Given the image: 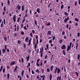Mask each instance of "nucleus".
Here are the masks:
<instances>
[{"mask_svg": "<svg viewBox=\"0 0 80 80\" xmlns=\"http://www.w3.org/2000/svg\"><path fill=\"white\" fill-rule=\"evenodd\" d=\"M40 58H38V59L37 60V62H36V66L37 67H40V64H38V62H40Z\"/></svg>", "mask_w": 80, "mask_h": 80, "instance_id": "nucleus-1", "label": "nucleus"}, {"mask_svg": "<svg viewBox=\"0 0 80 80\" xmlns=\"http://www.w3.org/2000/svg\"><path fill=\"white\" fill-rule=\"evenodd\" d=\"M61 48L62 50L65 49V48H66V46L65 45H63L61 47Z\"/></svg>", "mask_w": 80, "mask_h": 80, "instance_id": "nucleus-2", "label": "nucleus"}, {"mask_svg": "<svg viewBox=\"0 0 80 80\" xmlns=\"http://www.w3.org/2000/svg\"><path fill=\"white\" fill-rule=\"evenodd\" d=\"M69 20V17H68L67 18H66L65 19L64 22V23H66V22H67V21Z\"/></svg>", "mask_w": 80, "mask_h": 80, "instance_id": "nucleus-3", "label": "nucleus"}, {"mask_svg": "<svg viewBox=\"0 0 80 80\" xmlns=\"http://www.w3.org/2000/svg\"><path fill=\"white\" fill-rule=\"evenodd\" d=\"M17 8H18V10H20V9H21V6L20 5V4H18V5L17 6Z\"/></svg>", "mask_w": 80, "mask_h": 80, "instance_id": "nucleus-4", "label": "nucleus"}, {"mask_svg": "<svg viewBox=\"0 0 80 80\" xmlns=\"http://www.w3.org/2000/svg\"><path fill=\"white\" fill-rule=\"evenodd\" d=\"M70 50H71V47L69 46V45L68 46V48H67V52H68V51Z\"/></svg>", "mask_w": 80, "mask_h": 80, "instance_id": "nucleus-5", "label": "nucleus"}, {"mask_svg": "<svg viewBox=\"0 0 80 80\" xmlns=\"http://www.w3.org/2000/svg\"><path fill=\"white\" fill-rule=\"evenodd\" d=\"M47 35H52V32L49 30L48 32Z\"/></svg>", "mask_w": 80, "mask_h": 80, "instance_id": "nucleus-6", "label": "nucleus"}, {"mask_svg": "<svg viewBox=\"0 0 80 80\" xmlns=\"http://www.w3.org/2000/svg\"><path fill=\"white\" fill-rule=\"evenodd\" d=\"M13 20L14 22H16V15H14L13 16Z\"/></svg>", "mask_w": 80, "mask_h": 80, "instance_id": "nucleus-7", "label": "nucleus"}, {"mask_svg": "<svg viewBox=\"0 0 80 80\" xmlns=\"http://www.w3.org/2000/svg\"><path fill=\"white\" fill-rule=\"evenodd\" d=\"M36 11L38 13H40V8H38Z\"/></svg>", "mask_w": 80, "mask_h": 80, "instance_id": "nucleus-8", "label": "nucleus"}, {"mask_svg": "<svg viewBox=\"0 0 80 80\" xmlns=\"http://www.w3.org/2000/svg\"><path fill=\"white\" fill-rule=\"evenodd\" d=\"M17 68H18V67L17 68V66L14 70L13 72H17Z\"/></svg>", "mask_w": 80, "mask_h": 80, "instance_id": "nucleus-9", "label": "nucleus"}, {"mask_svg": "<svg viewBox=\"0 0 80 80\" xmlns=\"http://www.w3.org/2000/svg\"><path fill=\"white\" fill-rule=\"evenodd\" d=\"M26 59H27V62H28V60H29V59H30V55H28V57H26Z\"/></svg>", "mask_w": 80, "mask_h": 80, "instance_id": "nucleus-10", "label": "nucleus"}, {"mask_svg": "<svg viewBox=\"0 0 80 80\" xmlns=\"http://www.w3.org/2000/svg\"><path fill=\"white\" fill-rule=\"evenodd\" d=\"M37 43H36L35 45H34V49L35 51L36 52V48H37Z\"/></svg>", "mask_w": 80, "mask_h": 80, "instance_id": "nucleus-11", "label": "nucleus"}, {"mask_svg": "<svg viewBox=\"0 0 80 80\" xmlns=\"http://www.w3.org/2000/svg\"><path fill=\"white\" fill-rule=\"evenodd\" d=\"M14 64H15V62L14 61L12 62L10 64V65H11V66H13Z\"/></svg>", "mask_w": 80, "mask_h": 80, "instance_id": "nucleus-12", "label": "nucleus"}, {"mask_svg": "<svg viewBox=\"0 0 80 80\" xmlns=\"http://www.w3.org/2000/svg\"><path fill=\"white\" fill-rule=\"evenodd\" d=\"M60 69H59V68H58L57 73L58 74H59V73H60Z\"/></svg>", "mask_w": 80, "mask_h": 80, "instance_id": "nucleus-13", "label": "nucleus"}, {"mask_svg": "<svg viewBox=\"0 0 80 80\" xmlns=\"http://www.w3.org/2000/svg\"><path fill=\"white\" fill-rule=\"evenodd\" d=\"M53 65L51 67L50 70L51 72L53 71Z\"/></svg>", "mask_w": 80, "mask_h": 80, "instance_id": "nucleus-14", "label": "nucleus"}, {"mask_svg": "<svg viewBox=\"0 0 80 80\" xmlns=\"http://www.w3.org/2000/svg\"><path fill=\"white\" fill-rule=\"evenodd\" d=\"M40 76H39V75H38L37 76V79H38V80H42V79L40 78H39V77Z\"/></svg>", "mask_w": 80, "mask_h": 80, "instance_id": "nucleus-15", "label": "nucleus"}, {"mask_svg": "<svg viewBox=\"0 0 80 80\" xmlns=\"http://www.w3.org/2000/svg\"><path fill=\"white\" fill-rule=\"evenodd\" d=\"M25 40L26 42H28V37H27L26 38Z\"/></svg>", "mask_w": 80, "mask_h": 80, "instance_id": "nucleus-16", "label": "nucleus"}, {"mask_svg": "<svg viewBox=\"0 0 80 80\" xmlns=\"http://www.w3.org/2000/svg\"><path fill=\"white\" fill-rule=\"evenodd\" d=\"M24 5L22 6V11H23V12L24 11Z\"/></svg>", "mask_w": 80, "mask_h": 80, "instance_id": "nucleus-17", "label": "nucleus"}, {"mask_svg": "<svg viewBox=\"0 0 80 80\" xmlns=\"http://www.w3.org/2000/svg\"><path fill=\"white\" fill-rule=\"evenodd\" d=\"M4 11L5 12H6V6H5L3 8Z\"/></svg>", "mask_w": 80, "mask_h": 80, "instance_id": "nucleus-18", "label": "nucleus"}, {"mask_svg": "<svg viewBox=\"0 0 80 80\" xmlns=\"http://www.w3.org/2000/svg\"><path fill=\"white\" fill-rule=\"evenodd\" d=\"M6 49H2V54H3V53H5V52H6Z\"/></svg>", "mask_w": 80, "mask_h": 80, "instance_id": "nucleus-19", "label": "nucleus"}, {"mask_svg": "<svg viewBox=\"0 0 80 80\" xmlns=\"http://www.w3.org/2000/svg\"><path fill=\"white\" fill-rule=\"evenodd\" d=\"M24 73V70H22L21 73V75L22 77L23 76Z\"/></svg>", "mask_w": 80, "mask_h": 80, "instance_id": "nucleus-20", "label": "nucleus"}, {"mask_svg": "<svg viewBox=\"0 0 80 80\" xmlns=\"http://www.w3.org/2000/svg\"><path fill=\"white\" fill-rule=\"evenodd\" d=\"M33 45H35V38L33 37Z\"/></svg>", "mask_w": 80, "mask_h": 80, "instance_id": "nucleus-21", "label": "nucleus"}, {"mask_svg": "<svg viewBox=\"0 0 80 80\" xmlns=\"http://www.w3.org/2000/svg\"><path fill=\"white\" fill-rule=\"evenodd\" d=\"M41 70L42 71V73H44V69H43V68H42Z\"/></svg>", "mask_w": 80, "mask_h": 80, "instance_id": "nucleus-22", "label": "nucleus"}, {"mask_svg": "<svg viewBox=\"0 0 80 80\" xmlns=\"http://www.w3.org/2000/svg\"><path fill=\"white\" fill-rule=\"evenodd\" d=\"M4 40L5 41V42H7V37H4Z\"/></svg>", "mask_w": 80, "mask_h": 80, "instance_id": "nucleus-23", "label": "nucleus"}, {"mask_svg": "<svg viewBox=\"0 0 80 80\" xmlns=\"http://www.w3.org/2000/svg\"><path fill=\"white\" fill-rule=\"evenodd\" d=\"M45 75H43V77L42 78V80H45Z\"/></svg>", "mask_w": 80, "mask_h": 80, "instance_id": "nucleus-24", "label": "nucleus"}, {"mask_svg": "<svg viewBox=\"0 0 80 80\" xmlns=\"http://www.w3.org/2000/svg\"><path fill=\"white\" fill-rule=\"evenodd\" d=\"M9 77H10V74H9V73H8L7 74V78H8V79H9Z\"/></svg>", "mask_w": 80, "mask_h": 80, "instance_id": "nucleus-25", "label": "nucleus"}, {"mask_svg": "<svg viewBox=\"0 0 80 80\" xmlns=\"http://www.w3.org/2000/svg\"><path fill=\"white\" fill-rule=\"evenodd\" d=\"M21 34L22 35H23L24 34H25V32H24L23 31H22L21 32Z\"/></svg>", "mask_w": 80, "mask_h": 80, "instance_id": "nucleus-26", "label": "nucleus"}, {"mask_svg": "<svg viewBox=\"0 0 80 80\" xmlns=\"http://www.w3.org/2000/svg\"><path fill=\"white\" fill-rule=\"evenodd\" d=\"M48 22L47 23V26H50V25H51V24H50V22Z\"/></svg>", "mask_w": 80, "mask_h": 80, "instance_id": "nucleus-27", "label": "nucleus"}, {"mask_svg": "<svg viewBox=\"0 0 80 80\" xmlns=\"http://www.w3.org/2000/svg\"><path fill=\"white\" fill-rule=\"evenodd\" d=\"M10 0H8V6L10 5Z\"/></svg>", "mask_w": 80, "mask_h": 80, "instance_id": "nucleus-28", "label": "nucleus"}, {"mask_svg": "<svg viewBox=\"0 0 80 80\" xmlns=\"http://www.w3.org/2000/svg\"><path fill=\"white\" fill-rule=\"evenodd\" d=\"M78 48V42H77L76 43V49H77Z\"/></svg>", "mask_w": 80, "mask_h": 80, "instance_id": "nucleus-29", "label": "nucleus"}, {"mask_svg": "<svg viewBox=\"0 0 80 80\" xmlns=\"http://www.w3.org/2000/svg\"><path fill=\"white\" fill-rule=\"evenodd\" d=\"M75 21H77V22H78V19L77 18H75Z\"/></svg>", "mask_w": 80, "mask_h": 80, "instance_id": "nucleus-30", "label": "nucleus"}, {"mask_svg": "<svg viewBox=\"0 0 80 80\" xmlns=\"http://www.w3.org/2000/svg\"><path fill=\"white\" fill-rule=\"evenodd\" d=\"M62 42H63V41L62 40V39H60V40L59 41V43L60 44L62 43Z\"/></svg>", "mask_w": 80, "mask_h": 80, "instance_id": "nucleus-31", "label": "nucleus"}, {"mask_svg": "<svg viewBox=\"0 0 80 80\" xmlns=\"http://www.w3.org/2000/svg\"><path fill=\"white\" fill-rule=\"evenodd\" d=\"M36 73H39V71L38 70V69H36Z\"/></svg>", "mask_w": 80, "mask_h": 80, "instance_id": "nucleus-32", "label": "nucleus"}, {"mask_svg": "<svg viewBox=\"0 0 80 80\" xmlns=\"http://www.w3.org/2000/svg\"><path fill=\"white\" fill-rule=\"evenodd\" d=\"M18 44H20L21 43V41L20 40H18Z\"/></svg>", "mask_w": 80, "mask_h": 80, "instance_id": "nucleus-33", "label": "nucleus"}, {"mask_svg": "<svg viewBox=\"0 0 80 80\" xmlns=\"http://www.w3.org/2000/svg\"><path fill=\"white\" fill-rule=\"evenodd\" d=\"M34 22L35 23V25H37V22L36 20H34Z\"/></svg>", "mask_w": 80, "mask_h": 80, "instance_id": "nucleus-34", "label": "nucleus"}, {"mask_svg": "<svg viewBox=\"0 0 80 80\" xmlns=\"http://www.w3.org/2000/svg\"><path fill=\"white\" fill-rule=\"evenodd\" d=\"M64 7V6L63 5V4H62L61 7V9H62V8H63Z\"/></svg>", "mask_w": 80, "mask_h": 80, "instance_id": "nucleus-35", "label": "nucleus"}, {"mask_svg": "<svg viewBox=\"0 0 80 80\" xmlns=\"http://www.w3.org/2000/svg\"><path fill=\"white\" fill-rule=\"evenodd\" d=\"M52 37V41H53L55 39V37L54 36L53 37Z\"/></svg>", "mask_w": 80, "mask_h": 80, "instance_id": "nucleus-36", "label": "nucleus"}, {"mask_svg": "<svg viewBox=\"0 0 80 80\" xmlns=\"http://www.w3.org/2000/svg\"><path fill=\"white\" fill-rule=\"evenodd\" d=\"M23 28H24V29L25 30H27V27H26V26H24Z\"/></svg>", "mask_w": 80, "mask_h": 80, "instance_id": "nucleus-37", "label": "nucleus"}, {"mask_svg": "<svg viewBox=\"0 0 80 80\" xmlns=\"http://www.w3.org/2000/svg\"><path fill=\"white\" fill-rule=\"evenodd\" d=\"M5 68H3L2 70V72L3 73H5Z\"/></svg>", "mask_w": 80, "mask_h": 80, "instance_id": "nucleus-38", "label": "nucleus"}, {"mask_svg": "<svg viewBox=\"0 0 80 80\" xmlns=\"http://www.w3.org/2000/svg\"><path fill=\"white\" fill-rule=\"evenodd\" d=\"M64 14L66 15V16H68V13L66 12H64Z\"/></svg>", "mask_w": 80, "mask_h": 80, "instance_id": "nucleus-39", "label": "nucleus"}, {"mask_svg": "<svg viewBox=\"0 0 80 80\" xmlns=\"http://www.w3.org/2000/svg\"><path fill=\"white\" fill-rule=\"evenodd\" d=\"M65 32L64 31H63L62 32V35H65Z\"/></svg>", "mask_w": 80, "mask_h": 80, "instance_id": "nucleus-40", "label": "nucleus"}, {"mask_svg": "<svg viewBox=\"0 0 80 80\" xmlns=\"http://www.w3.org/2000/svg\"><path fill=\"white\" fill-rule=\"evenodd\" d=\"M23 47L24 48H26V44H25V43L23 44Z\"/></svg>", "mask_w": 80, "mask_h": 80, "instance_id": "nucleus-41", "label": "nucleus"}, {"mask_svg": "<svg viewBox=\"0 0 80 80\" xmlns=\"http://www.w3.org/2000/svg\"><path fill=\"white\" fill-rule=\"evenodd\" d=\"M52 5V2H50L48 6V7H49L50 5Z\"/></svg>", "mask_w": 80, "mask_h": 80, "instance_id": "nucleus-42", "label": "nucleus"}, {"mask_svg": "<svg viewBox=\"0 0 80 80\" xmlns=\"http://www.w3.org/2000/svg\"><path fill=\"white\" fill-rule=\"evenodd\" d=\"M20 17H19L18 18V20H17V22H19V21L20 20Z\"/></svg>", "mask_w": 80, "mask_h": 80, "instance_id": "nucleus-43", "label": "nucleus"}, {"mask_svg": "<svg viewBox=\"0 0 80 80\" xmlns=\"http://www.w3.org/2000/svg\"><path fill=\"white\" fill-rule=\"evenodd\" d=\"M78 60H79L80 59V55L78 54Z\"/></svg>", "mask_w": 80, "mask_h": 80, "instance_id": "nucleus-44", "label": "nucleus"}, {"mask_svg": "<svg viewBox=\"0 0 80 80\" xmlns=\"http://www.w3.org/2000/svg\"><path fill=\"white\" fill-rule=\"evenodd\" d=\"M28 10L27 9H26L25 10V13H28Z\"/></svg>", "mask_w": 80, "mask_h": 80, "instance_id": "nucleus-45", "label": "nucleus"}, {"mask_svg": "<svg viewBox=\"0 0 80 80\" xmlns=\"http://www.w3.org/2000/svg\"><path fill=\"white\" fill-rule=\"evenodd\" d=\"M43 56V52H41V57H42Z\"/></svg>", "mask_w": 80, "mask_h": 80, "instance_id": "nucleus-46", "label": "nucleus"}, {"mask_svg": "<svg viewBox=\"0 0 80 80\" xmlns=\"http://www.w3.org/2000/svg\"><path fill=\"white\" fill-rule=\"evenodd\" d=\"M75 73L76 74L77 76L78 77V72H75Z\"/></svg>", "mask_w": 80, "mask_h": 80, "instance_id": "nucleus-47", "label": "nucleus"}, {"mask_svg": "<svg viewBox=\"0 0 80 80\" xmlns=\"http://www.w3.org/2000/svg\"><path fill=\"white\" fill-rule=\"evenodd\" d=\"M21 61L22 63H23V58H21Z\"/></svg>", "mask_w": 80, "mask_h": 80, "instance_id": "nucleus-48", "label": "nucleus"}, {"mask_svg": "<svg viewBox=\"0 0 80 80\" xmlns=\"http://www.w3.org/2000/svg\"><path fill=\"white\" fill-rule=\"evenodd\" d=\"M47 72H50V70L49 68L47 69Z\"/></svg>", "mask_w": 80, "mask_h": 80, "instance_id": "nucleus-49", "label": "nucleus"}, {"mask_svg": "<svg viewBox=\"0 0 80 80\" xmlns=\"http://www.w3.org/2000/svg\"><path fill=\"white\" fill-rule=\"evenodd\" d=\"M72 42H70L69 44V47H71V46H72Z\"/></svg>", "mask_w": 80, "mask_h": 80, "instance_id": "nucleus-50", "label": "nucleus"}, {"mask_svg": "<svg viewBox=\"0 0 80 80\" xmlns=\"http://www.w3.org/2000/svg\"><path fill=\"white\" fill-rule=\"evenodd\" d=\"M32 33H33L34 34H35V30H32Z\"/></svg>", "mask_w": 80, "mask_h": 80, "instance_id": "nucleus-51", "label": "nucleus"}, {"mask_svg": "<svg viewBox=\"0 0 80 80\" xmlns=\"http://www.w3.org/2000/svg\"><path fill=\"white\" fill-rule=\"evenodd\" d=\"M52 39H51L49 41V43H51L52 42Z\"/></svg>", "mask_w": 80, "mask_h": 80, "instance_id": "nucleus-52", "label": "nucleus"}, {"mask_svg": "<svg viewBox=\"0 0 80 80\" xmlns=\"http://www.w3.org/2000/svg\"><path fill=\"white\" fill-rule=\"evenodd\" d=\"M48 57V56L47 55V54H46L45 57V59H47V58Z\"/></svg>", "mask_w": 80, "mask_h": 80, "instance_id": "nucleus-53", "label": "nucleus"}, {"mask_svg": "<svg viewBox=\"0 0 80 80\" xmlns=\"http://www.w3.org/2000/svg\"><path fill=\"white\" fill-rule=\"evenodd\" d=\"M39 15L38 14H37L36 15V17L37 18H38V17H39Z\"/></svg>", "mask_w": 80, "mask_h": 80, "instance_id": "nucleus-54", "label": "nucleus"}, {"mask_svg": "<svg viewBox=\"0 0 80 80\" xmlns=\"http://www.w3.org/2000/svg\"><path fill=\"white\" fill-rule=\"evenodd\" d=\"M3 22H4V25H5V23H6V21H5V19H4L3 20Z\"/></svg>", "mask_w": 80, "mask_h": 80, "instance_id": "nucleus-55", "label": "nucleus"}, {"mask_svg": "<svg viewBox=\"0 0 80 80\" xmlns=\"http://www.w3.org/2000/svg\"><path fill=\"white\" fill-rule=\"evenodd\" d=\"M46 47L47 48V49H48L49 48L48 44H46Z\"/></svg>", "mask_w": 80, "mask_h": 80, "instance_id": "nucleus-56", "label": "nucleus"}, {"mask_svg": "<svg viewBox=\"0 0 80 80\" xmlns=\"http://www.w3.org/2000/svg\"><path fill=\"white\" fill-rule=\"evenodd\" d=\"M38 35H36V39H38Z\"/></svg>", "mask_w": 80, "mask_h": 80, "instance_id": "nucleus-57", "label": "nucleus"}, {"mask_svg": "<svg viewBox=\"0 0 80 80\" xmlns=\"http://www.w3.org/2000/svg\"><path fill=\"white\" fill-rule=\"evenodd\" d=\"M57 70H55V69L54 70V73H55V74H56V73H57Z\"/></svg>", "mask_w": 80, "mask_h": 80, "instance_id": "nucleus-58", "label": "nucleus"}, {"mask_svg": "<svg viewBox=\"0 0 80 80\" xmlns=\"http://www.w3.org/2000/svg\"><path fill=\"white\" fill-rule=\"evenodd\" d=\"M78 37H80V32H78L77 35Z\"/></svg>", "mask_w": 80, "mask_h": 80, "instance_id": "nucleus-59", "label": "nucleus"}, {"mask_svg": "<svg viewBox=\"0 0 80 80\" xmlns=\"http://www.w3.org/2000/svg\"><path fill=\"white\" fill-rule=\"evenodd\" d=\"M30 35H31V37H33V35H32V32L30 33Z\"/></svg>", "mask_w": 80, "mask_h": 80, "instance_id": "nucleus-60", "label": "nucleus"}, {"mask_svg": "<svg viewBox=\"0 0 80 80\" xmlns=\"http://www.w3.org/2000/svg\"><path fill=\"white\" fill-rule=\"evenodd\" d=\"M32 74H35V73L34 72V71L33 70H32Z\"/></svg>", "mask_w": 80, "mask_h": 80, "instance_id": "nucleus-61", "label": "nucleus"}, {"mask_svg": "<svg viewBox=\"0 0 80 80\" xmlns=\"http://www.w3.org/2000/svg\"><path fill=\"white\" fill-rule=\"evenodd\" d=\"M7 45H5V50H7Z\"/></svg>", "mask_w": 80, "mask_h": 80, "instance_id": "nucleus-62", "label": "nucleus"}, {"mask_svg": "<svg viewBox=\"0 0 80 80\" xmlns=\"http://www.w3.org/2000/svg\"><path fill=\"white\" fill-rule=\"evenodd\" d=\"M30 14H31V15H33V13H32V10H30Z\"/></svg>", "mask_w": 80, "mask_h": 80, "instance_id": "nucleus-63", "label": "nucleus"}, {"mask_svg": "<svg viewBox=\"0 0 80 80\" xmlns=\"http://www.w3.org/2000/svg\"><path fill=\"white\" fill-rule=\"evenodd\" d=\"M40 78H42L43 77V75L41 76V75H40Z\"/></svg>", "mask_w": 80, "mask_h": 80, "instance_id": "nucleus-64", "label": "nucleus"}]
</instances>
